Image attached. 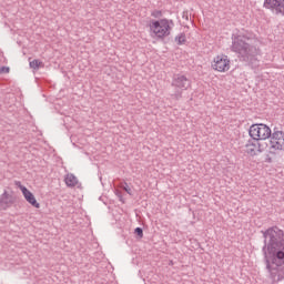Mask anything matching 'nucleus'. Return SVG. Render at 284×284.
Instances as JSON below:
<instances>
[{
	"instance_id": "1a4fd4ad",
	"label": "nucleus",
	"mask_w": 284,
	"mask_h": 284,
	"mask_svg": "<svg viewBox=\"0 0 284 284\" xmlns=\"http://www.w3.org/2000/svg\"><path fill=\"white\" fill-rule=\"evenodd\" d=\"M267 148L268 145L266 142H254L252 140H248V142L245 144V150L247 154H251V156H254L256 152H265Z\"/></svg>"
},
{
	"instance_id": "2eb2a0df",
	"label": "nucleus",
	"mask_w": 284,
	"mask_h": 284,
	"mask_svg": "<svg viewBox=\"0 0 284 284\" xmlns=\"http://www.w3.org/2000/svg\"><path fill=\"white\" fill-rule=\"evenodd\" d=\"M29 65L30 68H32V70H39L43 65V62L39 60H33L29 62Z\"/></svg>"
},
{
	"instance_id": "9d476101",
	"label": "nucleus",
	"mask_w": 284,
	"mask_h": 284,
	"mask_svg": "<svg viewBox=\"0 0 284 284\" xmlns=\"http://www.w3.org/2000/svg\"><path fill=\"white\" fill-rule=\"evenodd\" d=\"M16 185H18V187L21 190L26 201H28L30 205H32L33 207H40L39 202H37V197H34V194H32V192H30L28 187L21 185V182H17Z\"/></svg>"
},
{
	"instance_id": "7ed1b4c3",
	"label": "nucleus",
	"mask_w": 284,
	"mask_h": 284,
	"mask_svg": "<svg viewBox=\"0 0 284 284\" xmlns=\"http://www.w3.org/2000/svg\"><path fill=\"white\" fill-rule=\"evenodd\" d=\"M174 29V20L170 19H160L152 20L150 22V31L156 39H165V37H170L172 30Z\"/></svg>"
},
{
	"instance_id": "4468645a",
	"label": "nucleus",
	"mask_w": 284,
	"mask_h": 284,
	"mask_svg": "<svg viewBox=\"0 0 284 284\" xmlns=\"http://www.w3.org/2000/svg\"><path fill=\"white\" fill-rule=\"evenodd\" d=\"M187 41V38L185 37V33H180L175 37V42L178 45H183Z\"/></svg>"
},
{
	"instance_id": "a211bd4d",
	"label": "nucleus",
	"mask_w": 284,
	"mask_h": 284,
	"mask_svg": "<svg viewBox=\"0 0 284 284\" xmlns=\"http://www.w3.org/2000/svg\"><path fill=\"white\" fill-rule=\"evenodd\" d=\"M8 72H10V68L8 67L0 68V74H8Z\"/></svg>"
},
{
	"instance_id": "6ab92c4d",
	"label": "nucleus",
	"mask_w": 284,
	"mask_h": 284,
	"mask_svg": "<svg viewBox=\"0 0 284 284\" xmlns=\"http://www.w3.org/2000/svg\"><path fill=\"white\" fill-rule=\"evenodd\" d=\"M123 190L125 191L126 194H132V189L128 186V183H125V186H123Z\"/></svg>"
},
{
	"instance_id": "6e6552de",
	"label": "nucleus",
	"mask_w": 284,
	"mask_h": 284,
	"mask_svg": "<svg viewBox=\"0 0 284 284\" xmlns=\"http://www.w3.org/2000/svg\"><path fill=\"white\" fill-rule=\"evenodd\" d=\"M212 68L216 72H227V70H230V58H227L225 54L215 57L212 63Z\"/></svg>"
},
{
	"instance_id": "dca6fc26",
	"label": "nucleus",
	"mask_w": 284,
	"mask_h": 284,
	"mask_svg": "<svg viewBox=\"0 0 284 284\" xmlns=\"http://www.w3.org/2000/svg\"><path fill=\"white\" fill-rule=\"evenodd\" d=\"M151 17H154V19H161V17H163V12L161 10H154L152 11Z\"/></svg>"
},
{
	"instance_id": "f257e3e1",
	"label": "nucleus",
	"mask_w": 284,
	"mask_h": 284,
	"mask_svg": "<svg viewBox=\"0 0 284 284\" xmlns=\"http://www.w3.org/2000/svg\"><path fill=\"white\" fill-rule=\"evenodd\" d=\"M265 243L270 255H265V265L267 272L274 271V267L284 264V232L277 226L268 229L264 233Z\"/></svg>"
},
{
	"instance_id": "20e7f679",
	"label": "nucleus",
	"mask_w": 284,
	"mask_h": 284,
	"mask_svg": "<svg viewBox=\"0 0 284 284\" xmlns=\"http://www.w3.org/2000/svg\"><path fill=\"white\" fill-rule=\"evenodd\" d=\"M171 85L176 89L175 92L171 94V98L179 101V99H182L183 97V91L187 90L190 85H192V81H190L185 74L176 73L173 75Z\"/></svg>"
},
{
	"instance_id": "f3484780",
	"label": "nucleus",
	"mask_w": 284,
	"mask_h": 284,
	"mask_svg": "<svg viewBox=\"0 0 284 284\" xmlns=\"http://www.w3.org/2000/svg\"><path fill=\"white\" fill-rule=\"evenodd\" d=\"M134 232L139 236V239H143V229L136 227Z\"/></svg>"
},
{
	"instance_id": "ddd939ff",
	"label": "nucleus",
	"mask_w": 284,
	"mask_h": 284,
	"mask_svg": "<svg viewBox=\"0 0 284 284\" xmlns=\"http://www.w3.org/2000/svg\"><path fill=\"white\" fill-rule=\"evenodd\" d=\"M64 182L68 187H74L77 186V183H79V180L75 178L74 174L68 173L64 178Z\"/></svg>"
},
{
	"instance_id": "f03ea898",
	"label": "nucleus",
	"mask_w": 284,
	"mask_h": 284,
	"mask_svg": "<svg viewBox=\"0 0 284 284\" xmlns=\"http://www.w3.org/2000/svg\"><path fill=\"white\" fill-rule=\"evenodd\" d=\"M231 50L237 54L240 61L248 63L252 68H258V49L250 43V37L244 33L233 34Z\"/></svg>"
},
{
	"instance_id": "0eeeda50",
	"label": "nucleus",
	"mask_w": 284,
	"mask_h": 284,
	"mask_svg": "<svg viewBox=\"0 0 284 284\" xmlns=\"http://www.w3.org/2000/svg\"><path fill=\"white\" fill-rule=\"evenodd\" d=\"M263 8L276 17H284V0H264Z\"/></svg>"
},
{
	"instance_id": "f8f14e48",
	"label": "nucleus",
	"mask_w": 284,
	"mask_h": 284,
	"mask_svg": "<svg viewBox=\"0 0 284 284\" xmlns=\"http://www.w3.org/2000/svg\"><path fill=\"white\" fill-rule=\"evenodd\" d=\"M268 274L273 281H283L284 278V264H280L274 267V271H268Z\"/></svg>"
},
{
	"instance_id": "39448f33",
	"label": "nucleus",
	"mask_w": 284,
	"mask_h": 284,
	"mask_svg": "<svg viewBox=\"0 0 284 284\" xmlns=\"http://www.w3.org/2000/svg\"><path fill=\"white\" fill-rule=\"evenodd\" d=\"M248 134L253 141H257L263 143V141H267V139L272 138V129L266 124H252Z\"/></svg>"
},
{
	"instance_id": "9b49d317",
	"label": "nucleus",
	"mask_w": 284,
	"mask_h": 284,
	"mask_svg": "<svg viewBox=\"0 0 284 284\" xmlns=\"http://www.w3.org/2000/svg\"><path fill=\"white\" fill-rule=\"evenodd\" d=\"M12 205H14V195L4 191L0 195V210H8L9 207H12Z\"/></svg>"
},
{
	"instance_id": "423d86ee",
	"label": "nucleus",
	"mask_w": 284,
	"mask_h": 284,
	"mask_svg": "<svg viewBox=\"0 0 284 284\" xmlns=\"http://www.w3.org/2000/svg\"><path fill=\"white\" fill-rule=\"evenodd\" d=\"M270 152L276 154L277 152H284V132L274 131L270 140Z\"/></svg>"
}]
</instances>
